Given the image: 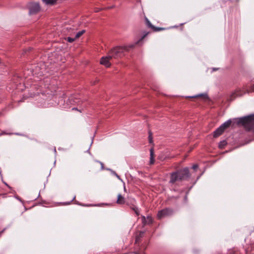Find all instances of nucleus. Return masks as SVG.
Returning <instances> with one entry per match:
<instances>
[{"label":"nucleus","instance_id":"nucleus-1","mask_svg":"<svg viewBox=\"0 0 254 254\" xmlns=\"http://www.w3.org/2000/svg\"><path fill=\"white\" fill-rule=\"evenodd\" d=\"M237 124L242 125L249 130L254 131V115L238 119Z\"/></svg>","mask_w":254,"mask_h":254},{"label":"nucleus","instance_id":"nucleus-2","mask_svg":"<svg viewBox=\"0 0 254 254\" xmlns=\"http://www.w3.org/2000/svg\"><path fill=\"white\" fill-rule=\"evenodd\" d=\"M125 51H128V47L117 46L111 49L109 54L111 55L113 58L118 59L124 56Z\"/></svg>","mask_w":254,"mask_h":254},{"label":"nucleus","instance_id":"nucleus-3","mask_svg":"<svg viewBox=\"0 0 254 254\" xmlns=\"http://www.w3.org/2000/svg\"><path fill=\"white\" fill-rule=\"evenodd\" d=\"M189 175V170L188 168H185L183 170L178 171L177 173H173L171 176L170 182L174 183L178 180H181Z\"/></svg>","mask_w":254,"mask_h":254},{"label":"nucleus","instance_id":"nucleus-4","mask_svg":"<svg viewBox=\"0 0 254 254\" xmlns=\"http://www.w3.org/2000/svg\"><path fill=\"white\" fill-rule=\"evenodd\" d=\"M231 124V121L230 120H228L225 122L214 132V137H217L220 135L223 132L224 130L230 126Z\"/></svg>","mask_w":254,"mask_h":254},{"label":"nucleus","instance_id":"nucleus-5","mask_svg":"<svg viewBox=\"0 0 254 254\" xmlns=\"http://www.w3.org/2000/svg\"><path fill=\"white\" fill-rule=\"evenodd\" d=\"M246 92H249V91L247 89H246V91H244L243 90L240 88L236 89L235 91L231 93L230 96V100H233L237 97L242 96Z\"/></svg>","mask_w":254,"mask_h":254},{"label":"nucleus","instance_id":"nucleus-6","mask_svg":"<svg viewBox=\"0 0 254 254\" xmlns=\"http://www.w3.org/2000/svg\"><path fill=\"white\" fill-rule=\"evenodd\" d=\"M40 10V7L38 3H32L29 5L30 14H34L38 12Z\"/></svg>","mask_w":254,"mask_h":254},{"label":"nucleus","instance_id":"nucleus-7","mask_svg":"<svg viewBox=\"0 0 254 254\" xmlns=\"http://www.w3.org/2000/svg\"><path fill=\"white\" fill-rule=\"evenodd\" d=\"M112 57L111 56V55L109 54V55L106 56V57H103L101 60L100 63L101 64L104 65L105 66L108 67L110 66L111 65V63L110 61L112 59Z\"/></svg>","mask_w":254,"mask_h":254},{"label":"nucleus","instance_id":"nucleus-8","mask_svg":"<svg viewBox=\"0 0 254 254\" xmlns=\"http://www.w3.org/2000/svg\"><path fill=\"white\" fill-rule=\"evenodd\" d=\"M172 213V211L171 209L166 208L159 211L157 214V217L159 219H162L170 215Z\"/></svg>","mask_w":254,"mask_h":254},{"label":"nucleus","instance_id":"nucleus-9","mask_svg":"<svg viewBox=\"0 0 254 254\" xmlns=\"http://www.w3.org/2000/svg\"><path fill=\"white\" fill-rule=\"evenodd\" d=\"M148 34V33H145L142 37V38L139 40L137 42H136L134 44H130V45H128V46H125V47H128V51H129V49L130 48H133L135 47V46L137 44H138L140 43V42H141L142 41V40Z\"/></svg>","mask_w":254,"mask_h":254},{"label":"nucleus","instance_id":"nucleus-10","mask_svg":"<svg viewBox=\"0 0 254 254\" xmlns=\"http://www.w3.org/2000/svg\"><path fill=\"white\" fill-rule=\"evenodd\" d=\"M125 202V198L124 197L121 195V194H119L118 195V199H117V202L118 203V204H124Z\"/></svg>","mask_w":254,"mask_h":254},{"label":"nucleus","instance_id":"nucleus-11","mask_svg":"<svg viewBox=\"0 0 254 254\" xmlns=\"http://www.w3.org/2000/svg\"><path fill=\"white\" fill-rule=\"evenodd\" d=\"M142 222L144 224L150 223L152 222V218L150 217H148L146 219L144 216H142Z\"/></svg>","mask_w":254,"mask_h":254},{"label":"nucleus","instance_id":"nucleus-12","mask_svg":"<svg viewBox=\"0 0 254 254\" xmlns=\"http://www.w3.org/2000/svg\"><path fill=\"white\" fill-rule=\"evenodd\" d=\"M46 4H53L57 0H42Z\"/></svg>","mask_w":254,"mask_h":254},{"label":"nucleus","instance_id":"nucleus-13","mask_svg":"<svg viewBox=\"0 0 254 254\" xmlns=\"http://www.w3.org/2000/svg\"><path fill=\"white\" fill-rule=\"evenodd\" d=\"M85 31L84 30H83L77 33L75 35V39H77L79 37H80L82 34H83L85 33Z\"/></svg>","mask_w":254,"mask_h":254},{"label":"nucleus","instance_id":"nucleus-14","mask_svg":"<svg viewBox=\"0 0 254 254\" xmlns=\"http://www.w3.org/2000/svg\"><path fill=\"white\" fill-rule=\"evenodd\" d=\"M226 141L225 140H223L219 143V147L220 148H223L226 145Z\"/></svg>","mask_w":254,"mask_h":254},{"label":"nucleus","instance_id":"nucleus-15","mask_svg":"<svg viewBox=\"0 0 254 254\" xmlns=\"http://www.w3.org/2000/svg\"><path fill=\"white\" fill-rule=\"evenodd\" d=\"M132 209L133 210V211L135 212V213H136V214L137 215H139V210L137 207L133 206L132 207Z\"/></svg>","mask_w":254,"mask_h":254},{"label":"nucleus","instance_id":"nucleus-16","mask_svg":"<svg viewBox=\"0 0 254 254\" xmlns=\"http://www.w3.org/2000/svg\"><path fill=\"white\" fill-rule=\"evenodd\" d=\"M196 97H202L204 99H206L208 98L207 95L206 94H202L197 95Z\"/></svg>","mask_w":254,"mask_h":254},{"label":"nucleus","instance_id":"nucleus-17","mask_svg":"<svg viewBox=\"0 0 254 254\" xmlns=\"http://www.w3.org/2000/svg\"><path fill=\"white\" fill-rule=\"evenodd\" d=\"M146 23L147 24V25L150 27H151L152 28H154V27L153 26V25L151 24V23H150V22L147 19H146Z\"/></svg>","mask_w":254,"mask_h":254},{"label":"nucleus","instance_id":"nucleus-18","mask_svg":"<svg viewBox=\"0 0 254 254\" xmlns=\"http://www.w3.org/2000/svg\"><path fill=\"white\" fill-rule=\"evenodd\" d=\"M75 39H75V38H70V37L67 38V40L70 43L73 42Z\"/></svg>","mask_w":254,"mask_h":254},{"label":"nucleus","instance_id":"nucleus-19","mask_svg":"<svg viewBox=\"0 0 254 254\" xmlns=\"http://www.w3.org/2000/svg\"><path fill=\"white\" fill-rule=\"evenodd\" d=\"M154 163V157H150V164H153Z\"/></svg>","mask_w":254,"mask_h":254},{"label":"nucleus","instance_id":"nucleus-20","mask_svg":"<svg viewBox=\"0 0 254 254\" xmlns=\"http://www.w3.org/2000/svg\"><path fill=\"white\" fill-rule=\"evenodd\" d=\"M150 157H154V151H153V148H151L150 150Z\"/></svg>","mask_w":254,"mask_h":254},{"label":"nucleus","instance_id":"nucleus-21","mask_svg":"<svg viewBox=\"0 0 254 254\" xmlns=\"http://www.w3.org/2000/svg\"><path fill=\"white\" fill-rule=\"evenodd\" d=\"M197 167H198L197 165H194L192 166V168H193L194 170L196 169V168H197Z\"/></svg>","mask_w":254,"mask_h":254},{"label":"nucleus","instance_id":"nucleus-22","mask_svg":"<svg viewBox=\"0 0 254 254\" xmlns=\"http://www.w3.org/2000/svg\"><path fill=\"white\" fill-rule=\"evenodd\" d=\"M115 175H116V176H117V177L118 179H120V177H119V176L117 174H116V173H115Z\"/></svg>","mask_w":254,"mask_h":254},{"label":"nucleus","instance_id":"nucleus-23","mask_svg":"<svg viewBox=\"0 0 254 254\" xmlns=\"http://www.w3.org/2000/svg\"><path fill=\"white\" fill-rule=\"evenodd\" d=\"M254 87L253 86H252L251 91H254Z\"/></svg>","mask_w":254,"mask_h":254},{"label":"nucleus","instance_id":"nucleus-24","mask_svg":"<svg viewBox=\"0 0 254 254\" xmlns=\"http://www.w3.org/2000/svg\"><path fill=\"white\" fill-rule=\"evenodd\" d=\"M6 134L5 132H2L1 134Z\"/></svg>","mask_w":254,"mask_h":254},{"label":"nucleus","instance_id":"nucleus-25","mask_svg":"<svg viewBox=\"0 0 254 254\" xmlns=\"http://www.w3.org/2000/svg\"><path fill=\"white\" fill-rule=\"evenodd\" d=\"M72 110H76L75 108H72Z\"/></svg>","mask_w":254,"mask_h":254}]
</instances>
